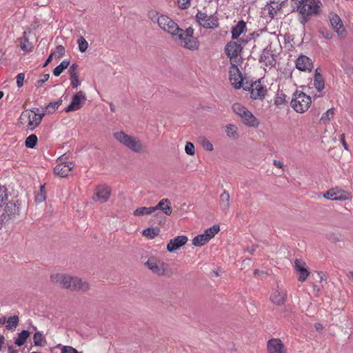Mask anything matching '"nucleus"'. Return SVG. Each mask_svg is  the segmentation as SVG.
I'll list each match as a JSON object with an SVG mask.
<instances>
[{
	"mask_svg": "<svg viewBox=\"0 0 353 353\" xmlns=\"http://www.w3.org/2000/svg\"><path fill=\"white\" fill-rule=\"evenodd\" d=\"M50 281L61 288L73 291L85 292L89 290L88 283L81 279L63 273H54L50 275Z\"/></svg>",
	"mask_w": 353,
	"mask_h": 353,
	"instance_id": "obj_1",
	"label": "nucleus"
},
{
	"mask_svg": "<svg viewBox=\"0 0 353 353\" xmlns=\"http://www.w3.org/2000/svg\"><path fill=\"white\" fill-rule=\"evenodd\" d=\"M114 138L123 147L137 154H144L147 146L138 137L128 134L123 131L115 132Z\"/></svg>",
	"mask_w": 353,
	"mask_h": 353,
	"instance_id": "obj_2",
	"label": "nucleus"
},
{
	"mask_svg": "<svg viewBox=\"0 0 353 353\" xmlns=\"http://www.w3.org/2000/svg\"><path fill=\"white\" fill-rule=\"evenodd\" d=\"M292 11L299 12L301 17V22L305 23L309 17L315 14L319 8L315 0H290Z\"/></svg>",
	"mask_w": 353,
	"mask_h": 353,
	"instance_id": "obj_3",
	"label": "nucleus"
},
{
	"mask_svg": "<svg viewBox=\"0 0 353 353\" xmlns=\"http://www.w3.org/2000/svg\"><path fill=\"white\" fill-rule=\"evenodd\" d=\"M193 34L194 30L192 28H188L185 30L180 28L173 39L177 41L179 45L185 49L192 51L197 50L199 48V41Z\"/></svg>",
	"mask_w": 353,
	"mask_h": 353,
	"instance_id": "obj_4",
	"label": "nucleus"
},
{
	"mask_svg": "<svg viewBox=\"0 0 353 353\" xmlns=\"http://www.w3.org/2000/svg\"><path fill=\"white\" fill-rule=\"evenodd\" d=\"M153 22L157 23L159 28L173 37L177 34L180 28L179 25L167 15L155 13L152 17Z\"/></svg>",
	"mask_w": 353,
	"mask_h": 353,
	"instance_id": "obj_5",
	"label": "nucleus"
},
{
	"mask_svg": "<svg viewBox=\"0 0 353 353\" xmlns=\"http://www.w3.org/2000/svg\"><path fill=\"white\" fill-rule=\"evenodd\" d=\"M38 109L36 110H26L23 111L19 117L20 122L22 124H26L28 130H33L40 124L46 114L45 112L38 113Z\"/></svg>",
	"mask_w": 353,
	"mask_h": 353,
	"instance_id": "obj_6",
	"label": "nucleus"
},
{
	"mask_svg": "<svg viewBox=\"0 0 353 353\" xmlns=\"http://www.w3.org/2000/svg\"><path fill=\"white\" fill-rule=\"evenodd\" d=\"M233 111L243 120V123L248 127L257 128L259 125V120L245 106L239 103H235L232 105Z\"/></svg>",
	"mask_w": 353,
	"mask_h": 353,
	"instance_id": "obj_7",
	"label": "nucleus"
},
{
	"mask_svg": "<svg viewBox=\"0 0 353 353\" xmlns=\"http://www.w3.org/2000/svg\"><path fill=\"white\" fill-rule=\"evenodd\" d=\"M311 97L303 92L296 91L291 100L292 108L298 113L306 112L310 107Z\"/></svg>",
	"mask_w": 353,
	"mask_h": 353,
	"instance_id": "obj_8",
	"label": "nucleus"
},
{
	"mask_svg": "<svg viewBox=\"0 0 353 353\" xmlns=\"http://www.w3.org/2000/svg\"><path fill=\"white\" fill-rule=\"evenodd\" d=\"M145 265L154 274L165 275L167 272V264L160 258L150 256L145 263Z\"/></svg>",
	"mask_w": 353,
	"mask_h": 353,
	"instance_id": "obj_9",
	"label": "nucleus"
},
{
	"mask_svg": "<svg viewBox=\"0 0 353 353\" xmlns=\"http://www.w3.org/2000/svg\"><path fill=\"white\" fill-rule=\"evenodd\" d=\"M219 230L217 225L206 229L203 234H199L192 239V244L196 247L204 245L219 232Z\"/></svg>",
	"mask_w": 353,
	"mask_h": 353,
	"instance_id": "obj_10",
	"label": "nucleus"
},
{
	"mask_svg": "<svg viewBox=\"0 0 353 353\" xmlns=\"http://www.w3.org/2000/svg\"><path fill=\"white\" fill-rule=\"evenodd\" d=\"M242 47L236 41L228 42L225 47V52L230 59V64H238L241 58Z\"/></svg>",
	"mask_w": 353,
	"mask_h": 353,
	"instance_id": "obj_11",
	"label": "nucleus"
},
{
	"mask_svg": "<svg viewBox=\"0 0 353 353\" xmlns=\"http://www.w3.org/2000/svg\"><path fill=\"white\" fill-rule=\"evenodd\" d=\"M196 17L199 24L205 28L214 29L219 26L218 19L214 16L199 12Z\"/></svg>",
	"mask_w": 353,
	"mask_h": 353,
	"instance_id": "obj_12",
	"label": "nucleus"
},
{
	"mask_svg": "<svg viewBox=\"0 0 353 353\" xmlns=\"http://www.w3.org/2000/svg\"><path fill=\"white\" fill-rule=\"evenodd\" d=\"M111 188L105 185H100L96 187L92 196L93 201L101 203L108 201L111 195Z\"/></svg>",
	"mask_w": 353,
	"mask_h": 353,
	"instance_id": "obj_13",
	"label": "nucleus"
},
{
	"mask_svg": "<svg viewBox=\"0 0 353 353\" xmlns=\"http://www.w3.org/2000/svg\"><path fill=\"white\" fill-rule=\"evenodd\" d=\"M229 69V79L235 89H239L242 85L243 78L237 67V64H230Z\"/></svg>",
	"mask_w": 353,
	"mask_h": 353,
	"instance_id": "obj_14",
	"label": "nucleus"
},
{
	"mask_svg": "<svg viewBox=\"0 0 353 353\" xmlns=\"http://www.w3.org/2000/svg\"><path fill=\"white\" fill-rule=\"evenodd\" d=\"M267 353H288V350L280 339L273 338L267 342Z\"/></svg>",
	"mask_w": 353,
	"mask_h": 353,
	"instance_id": "obj_15",
	"label": "nucleus"
},
{
	"mask_svg": "<svg viewBox=\"0 0 353 353\" xmlns=\"http://www.w3.org/2000/svg\"><path fill=\"white\" fill-rule=\"evenodd\" d=\"M20 212V203L18 201H9L6 203L5 208L3 210V216L4 219H12L15 218L17 215L19 214Z\"/></svg>",
	"mask_w": 353,
	"mask_h": 353,
	"instance_id": "obj_16",
	"label": "nucleus"
},
{
	"mask_svg": "<svg viewBox=\"0 0 353 353\" xmlns=\"http://www.w3.org/2000/svg\"><path fill=\"white\" fill-rule=\"evenodd\" d=\"M86 97L82 91L77 92L72 97L70 104L65 109V112H71L79 110L83 103L85 101Z\"/></svg>",
	"mask_w": 353,
	"mask_h": 353,
	"instance_id": "obj_17",
	"label": "nucleus"
},
{
	"mask_svg": "<svg viewBox=\"0 0 353 353\" xmlns=\"http://www.w3.org/2000/svg\"><path fill=\"white\" fill-rule=\"evenodd\" d=\"M294 268L298 275V279L301 282L305 281L310 274V271L306 268L305 263L300 259H296L294 262Z\"/></svg>",
	"mask_w": 353,
	"mask_h": 353,
	"instance_id": "obj_18",
	"label": "nucleus"
},
{
	"mask_svg": "<svg viewBox=\"0 0 353 353\" xmlns=\"http://www.w3.org/2000/svg\"><path fill=\"white\" fill-rule=\"evenodd\" d=\"M267 90L261 81H255L250 86V96L253 99H263L266 94Z\"/></svg>",
	"mask_w": 353,
	"mask_h": 353,
	"instance_id": "obj_19",
	"label": "nucleus"
},
{
	"mask_svg": "<svg viewBox=\"0 0 353 353\" xmlns=\"http://www.w3.org/2000/svg\"><path fill=\"white\" fill-rule=\"evenodd\" d=\"M188 241V236L185 235L177 236L169 241L167 244V250L170 252H175L184 245Z\"/></svg>",
	"mask_w": 353,
	"mask_h": 353,
	"instance_id": "obj_20",
	"label": "nucleus"
},
{
	"mask_svg": "<svg viewBox=\"0 0 353 353\" xmlns=\"http://www.w3.org/2000/svg\"><path fill=\"white\" fill-rule=\"evenodd\" d=\"M332 28L336 32L337 36L341 39L347 37V31L344 23L339 18V15H332Z\"/></svg>",
	"mask_w": 353,
	"mask_h": 353,
	"instance_id": "obj_21",
	"label": "nucleus"
},
{
	"mask_svg": "<svg viewBox=\"0 0 353 353\" xmlns=\"http://www.w3.org/2000/svg\"><path fill=\"white\" fill-rule=\"evenodd\" d=\"M296 67L301 71H311L313 67L312 60L305 55H300L296 61Z\"/></svg>",
	"mask_w": 353,
	"mask_h": 353,
	"instance_id": "obj_22",
	"label": "nucleus"
},
{
	"mask_svg": "<svg viewBox=\"0 0 353 353\" xmlns=\"http://www.w3.org/2000/svg\"><path fill=\"white\" fill-rule=\"evenodd\" d=\"M72 168L73 164L72 163H61L55 166L54 172L55 174L61 177H65L69 175Z\"/></svg>",
	"mask_w": 353,
	"mask_h": 353,
	"instance_id": "obj_23",
	"label": "nucleus"
},
{
	"mask_svg": "<svg viewBox=\"0 0 353 353\" xmlns=\"http://www.w3.org/2000/svg\"><path fill=\"white\" fill-rule=\"evenodd\" d=\"M153 212L161 210L165 215L170 216L172 212L171 202L168 199H161L156 206H153Z\"/></svg>",
	"mask_w": 353,
	"mask_h": 353,
	"instance_id": "obj_24",
	"label": "nucleus"
},
{
	"mask_svg": "<svg viewBox=\"0 0 353 353\" xmlns=\"http://www.w3.org/2000/svg\"><path fill=\"white\" fill-rule=\"evenodd\" d=\"M286 296L285 290L278 288L272 292L270 299L273 303L276 305H281L285 302Z\"/></svg>",
	"mask_w": 353,
	"mask_h": 353,
	"instance_id": "obj_25",
	"label": "nucleus"
},
{
	"mask_svg": "<svg viewBox=\"0 0 353 353\" xmlns=\"http://www.w3.org/2000/svg\"><path fill=\"white\" fill-rule=\"evenodd\" d=\"M32 330L34 331L33 335V341L35 346H44L46 343V338L43 333L40 331H37V327L32 325L30 327Z\"/></svg>",
	"mask_w": 353,
	"mask_h": 353,
	"instance_id": "obj_26",
	"label": "nucleus"
},
{
	"mask_svg": "<svg viewBox=\"0 0 353 353\" xmlns=\"http://www.w3.org/2000/svg\"><path fill=\"white\" fill-rule=\"evenodd\" d=\"M225 132L228 138L237 139L239 137V128L234 124H228L225 126Z\"/></svg>",
	"mask_w": 353,
	"mask_h": 353,
	"instance_id": "obj_27",
	"label": "nucleus"
},
{
	"mask_svg": "<svg viewBox=\"0 0 353 353\" xmlns=\"http://www.w3.org/2000/svg\"><path fill=\"white\" fill-rule=\"evenodd\" d=\"M220 208L226 212L230 208V194L228 191L224 190L220 196Z\"/></svg>",
	"mask_w": 353,
	"mask_h": 353,
	"instance_id": "obj_28",
	"label": "nucleus"
},
{
	"mask_svg": "<svg viewBox=\"0 0 353 353\" xmlns=\"http://www.w3.org/2000/svg\"><path fill=\"white\" fill-rule=\"evenodd\" d=\"M246 28L245 23L243 21H239L232 30V38L237 39L245 30Z\"/></svg>",
	"mask_w": 353,
	"mask_h": 353,
	"instance_id": "obj_29",
	"label": "nucleus"
},
{
	"mask_svg": "<svg viewBox=\"0 0 353 353\" xmlns=\"http://www.w3.org/2000/svg\"><path fill=\"white\" fill-rule=\"evenodd\" d=\"M350 198V193L343 191L340 188H332V201L333 200H347Z\"/></svg>",
	"mask_w": 353,
	"mask_h": 353,
	"instance_id": "obj_30",
	"label": "nucleus"
},
{
	"mask_svg": "<svg viewBox=\"0 0 353 353\" xmlns=\"http://www.w3.org/2000/svg\"><path fill=\"white\" fill-rule=\"evenodd\" d=\"M260 62L264 63L265 66H272L275 63V59L271 53L269 52H264L261 55Z\"/></svg>",
	"mask_w": 353,
	"mask_h": 353,
	"instance_id": "obj_31",
	"label": "nucleus"
},
{
	"mask_svg": "<svg viewBox=\"0 0 353 353\" xmlns=\"http://www.w3.org/2000/svg\"><path fill=\"white\" fill-rule=\"evenodd\" d=\"M283 4V1H282L281 3L271 1V3L267 6L269 14L272 18H273L274 15L277 14V12L281 9Z\"/></svg>",
	"mask_w": 353,
	"mask_h": 353,
	"instance_id": "obj_32",
	"label": "nucleus"
},
{
	"mask_svg": "<svg viewBox=\"0 0 353 353\" xmlns=\"http://www.w3.org/2000/svg\"><path fill=\"white\" fill-rule=\"evenodd\" d=\"M30 333L28 330H23L19 333L14 341L15 345L18 347L23 345L28 338L30 336Z\"/></svg>",
	"mask_w": 353,
	"mask_h": 353,
	"instance_id": "obj_33",
	"label": "nucleus"
},
{
	"mask_svg": "<svg viewBox=\"0 0 353 353\" xmlns=\"http://www.w3.org/2000/svg\"><path fill=\"white\" fill-rule=\"evenodd\" d=\"M314 85L318 91H321L324 88V81L319 69H316L315 71Z\"/></svg>",
	"mask_w": 353,
	"mask_h": 353,
	"instance_id": "obj_34",
	"label": "nucleus"
},
{
	"mask_svg": "<svg viewBox=\"0 0 353 353\" xmlns=\"http://www.w3.org/2000/svg\"><path fill=\"white\" fill-rule=\"evenodd\" d=\"M160 233V230L157 227L148 228L142 231V234L150 239H153Z\"/></svg>",
	"mask_w": 353,
	"mask_h": 353,
	"instance_id": "obj_35",
	"label": "nucleus"
},
{
	"mask_svg": "<svg viewBox=\"0 0 353 353\" xmlns=\"http://www.w3.org/2000/svg\"><path fill=\"white\" fill-rule=\"evenodd\" d=\"M19 319L17 315L10 316L6 319V327L8 330H14L19 325Z\"/></svg>",
	"mask_w": 353,
	"mask_h": 353,
	"instance_id": "obj_36",
	"label": "nucleus"
},
{
	"mask_svg": "<svg viewBox=\"0 0 353 353\" xmlns=\"http://www.w3.org/2000/svg\"><path fill=\"white\" fill-rule=\"evenodd\" d=\"M152 212H154L152 207H140L134 210L133 215L135 216L140 217L145 215L150 214Z\"/></svg>",
	"mask_w": 353,
	"mask_h": 353,
	"instance_id": "obj_37",
	"label": "nucleus"
},
{
	"mask_svg": "<svg viewBox=\"0 0 353 353\" xmlns=\"http://www.w3.org/2000/svg\"><path fill=\"white\" fill-rule=\"evenodd\" d=\"M20 47L25 52H30L32 51V45L29 42L28 39L26 37V32H23V38L19 39Z\"/></svg>",
	"mask_w": 353,
	"mask_h": 353,
	"instance_id": "obj_38",
	"label": "nucleus"
},
{
	"mask_svg": "<svg viewBox=\"0 0 353 353\" xmlns=\"http://www.w3.org/2000/svg\"><path fill=\"white\" fill-rule=\"evenodd\" d=\"M70 65V61L68 59H65L61 61V63L57 65L53 70V74L55 77L59 76L63 71L68 68V67Z\"/></svg>",
	"mask_w": 353,
	"mask_h": 353,
	"instance_id": "obj_39",
	"label": "nucleus"
},
{
	"mask_svg": "<svg viewBox=\"0 0 353 353\" xmlns=\"http://www.w3.org/2000/svg\"><path fill=\"white\" fill-rule=\"evenodd\" d=\"M286 95L283 91H278L274 97V104L277 106L285 104L286 103Z\"/></svg>",
	"mask_w": 353,
	"mask_h": 353,
	"instance_id": "obj_40",
	"label": "nucleus"
},
{
	"mask_svg": "<svg viewBox=\"0 0 353 353\" xmlns=\"http://www.w3.org/2000/svg\"><path fill=\"white\" fill-rule=\"evenodd\" d=\"M8 199L7 188L3 185H0V210L6 203Z\"/></svg>",
	"mask_w": 353,
	"mask_h": 353,
	"instance_id": "obj_41",
	"label": "nucleus"
},
{
	"mask_svg": "<svg viewBox=\"0 0 353 353\" xmlns=\"http://www.w3.org/2000/svg\"><path fill=\"white\" fill-rule=\"evenodd\" d=\"M37 143V137L35 134H31L26 139L25 145L28 148H33Z\"/></svg>",
	"mask_w": 353,
	"mask_h": 353,
	"instance_id": "obj_42",
	"label": "nucleus"
},
{
	"mask_svg": "<svg viewBox=\"0 0 353 353\" xmlns=\"http://www.w3.org/2000/svg\"><path fill=\"white\" fill-rule=\"evenodd\" d=\"M46 198L44 185H41L39 191L35 195V201L37 203H41L46 200Z\"/></svg>",
	"mask_w": 353,
	"mask_h": 353,
	"instance_id": "obj_43",
	"label": "nucleus"
},
{
	"mask_svg": "<svg viewBox=\"0 0 353 353\" xmlns=\"http://www.w3.org/2000/svg\"><path fill=\"white\" fill-rule=\"evenodd\" d=\"M77 43L79 50L81 52H85L88 48V41L81 36L78 39Z\"/></svg>",
	"mask_w": 353,
	"mask_h": 353,
	"instance_id": "obj_44",
	"label": "nucleus"
},
{
	"mask_svg": "<svg viewBox=\"0 0 353 353\" xmlns=\"http://www.w3.org/2000/svg\"><path fill=\"white\" fill-rule=\"evenodd\" d=\"M54 348H60L61 353H81L78 352L75 348L69 345L62 346L61 344H59Z\"/></svg>",
	"mask_w": 353,
	"mask_h": 353,
	"instance_id": "obj_45",
	"label": "nucleus"
},
{
	"mask_svg": "<svg viewBox=\"0 0 353 353\" xmlns=\"http://www.w3.org/2000/svg\"><path fill=\"white\" fill-rule=\"evenodd\" d=\"M62 101L59 100L57 101L50 102L46 105L47 112L52 113L54 112L59 106L61 104Z\"/></svg>",
	"mask_w": 353,
	"mask_h": 353,
	"instance_id": "obj_46",
	"label": "nucleus"
},
{
	"mask_svg": "<svg viewBox=\"0 0 353 353\" xmlns=\"http://www.w3.org/2000/svg\"><path fill=\"white\" fill-rule=\"evenodd\" d=\"M331 112V109H328L325 113L323 114L322 117L320 119V123L321 125H327L330 123V113Z\"/></svg>",
	"mask_w": 353,
	"mask_h": 353,
	"instance_id": "obj_47",
	"label": "nucleus"
},
{
	"mask_svg": "<svg viewBox=\"0 0 353 353\" xmlns=\"http://www.w3.org/2000/svg\"><path fill=\"white\" fill-rule=\"evenodd\" d=\"M185 152L187 154L193 156L195 154L194 145L191 142H187L185 145Z\"/></svg>",
	"mask_w": 353,
	"mask_h": 353,
	"instance_id": "obj_48",
	"label": "nucleus"
},
{
	"mask_svg": "<svg viewBox=\"0 0 353 353\" xmlns=\"http://www.w3.org/2000/svg\"><path fill=\"white\" fill-rule=\"evenodd\" d=\"M65 48L63 46L59 45L56 48V51L52 52L51 54H54V57L56 58H60L63 57L65 54Z\"/></svg>",
	"mask_w": 353,
	"mask_h": 353,
	"instance_id": "obj_49",
	"label": "nucleus"
},
{
	"mask_svg": "<svg viewBox=\"0 0 353 353\" xmlns=\"http://www.w3.org/2000/svg\"><path fill=\"white\" fill-rule=\"evenodd\" d=\"M202 147L204 150L211 152L214 150L212 143L207 139H203L201 142Z\"/></svg>",
	"mask_w": 353,
	"mask_h": 353,
	"instance_id": "obj_50",
	"label": "nucleus"
},
{
	"mask_svg": "<svg viewBox=\"0 0 353 353\" xmlns=\"http://www.w3.org/2000/svg\"><path fill=\"white\" fill-rule=\"evenodd\" d=\"M79 74H77V75L73 74V76L70 77L71 85L73 88H78L81 84V82L79 79Z\"/></svg>",
	"mask_w": 353,
	"mask_h": 353,
	"instance_id": "obj_51",
	"label": "nucleus"
},
{
	"mask_svg": "<svg viewBox=\"0 0 353 353\" xmlns=\"http://www.w3.org/2000/svg\"><path fill=\"white\" fill-rule=\"evenodd\" d=\"M178 5L181 9H186L190 6V0H178Z\"/></svg>",
	"mask_w": 353,
	"mask_h": 353,
	"instance_id": "obj_52",
	"label": "nucleus"
},
{
	"mask_svg": "<svg viewBox=\"0 0 353 353\" xmlns=\"http://www.w3.org/2000/svg\"><path fill=\"white\" fill-rule=\"evenodd\" d=\"M78 65L77 64H72V65H70V68H69V74H70V77L71 76H73L74 75H77L79 74V72H78Z\"/></svg>",
	"mask_w": 353,
	"mask_h": 353,
	"instance_id": "obj_53",
	"label": "nucleus"
},
{
	"mask_svg": "<svg viewBox=\"0 0 353 353\" xmlns=\"http://www.w3.org/2000/svg\"><path fill=\"white\" fill-rule=\"evenodd\" d=\"M25 79V74L23 73H19L17 76V84L19 88L23 86V81Z\"/></svg>",
	"mask_w": 353,
	"mask_h": 353,
	"instance_id": "obj_54",
	"label": "nucleus"
},
{
	"mask_svg": "<svg viewBox=\"0 0 353 353\" xmlns=\"http://www.w3.org/2000/svg\"><path fill=\"white\" fill-rule=\"evenodd\" d=\"M340 144H342L346 150H348V145L345 143V136L343 134H339V145Z\"/></svg>",
	"mask_w": 353,
	"mask_h": 353,
	"instance_id": "obj_55",
	"label": "nucleus"
},
{
	"mask_svg": "<svg viewBox=\"0 0 353 353\" xmlns=\"http://www.w3.org/2000/svg\"><path fill=\"white\" fill-rule=\"evenodd\" d=\"M50 77L49 74H45L42 76L41 79L37 81V85L42 84L47 81Z\"/></svg>",
	"mask_w": 353,
	"mask_h": 353,
	"instance_id": "obj_56",
	"label": "nucleus"
},
{
	"mask_svg": "<svg viewBox=\"0 0 353 353\" xmlns=\"http://www.w3.org/2000/svg\"><path fill=\"white\" fill-rule=\"evenodd\" d=\"M273 165L278 168H282L284 166L283 161L276 159L273 160Z\"/></svg>",
	"mask_w": 353,
	"mask_h": 353,
	"instance_id": "obj_57",
	"label": "nucleus"
},
{
	"mask_svg": "<svg viewBox=\"0 0 353 353\" xmlns=\"http://www.w3.org/2000/svg\"><path fill=\"white\" fill-rule=\"evenodd\" d=\"M317 276L320 279V282L325 281L327 279L326 275L323 272H317Z\"/></svg>",
	"mask_w": 353,
	"mask_h": 353,
	"instance_id": "obj_58",
	"label": "nucleus"
},
{
	"mask_svg": "<svg viewBox=\"0 0 353 353\" xmlns=\"http://www.w3.org/2000/svg\"><path fill=\"white\" fill-rule=\"evenodd\" d=\"M54 57V54H50L47 60L45 61V63L43 65V67L47 66L52 61V57Z\"/></svg>",
	"mask_w": 353,
	"mask_h": 353,
	"instance_id": "obj_59",
	"label": "nucleus"
},
{
	"mask_svg": "<svg viewBox=\"0 0 353 353\" xmlns=\"http://www.w3.org/2000/svg\"><path fill=\"white\" fill-rule=\"evenodd\" d=\"M314 327H315L316 330L319 332L322 331L323 329V326L321 323H315Z\"/></svg>",
	"mask_w": 353,
	"mask_h": 353,
	"instance_id": "obj_60",
	"label": "nucleus"
},
{
	"mask_svg": "<svg viewBox=\"0 0 353 353\" xmlns=\"http://www.w3.org/2000/svg\"><path fill=\"white\" fill-rule=\"evenodd\" d=\"M5 343V337L3 335H0V351L2 349L3 345Z\"/></svg>",
	"mask_w": 353,
	"mask_h": 353,
	"instance_id": "obj_61",
	"label": "nucleus"
},
{
	"mask_svg": "<svg viewBox=\"0 0 353 353\" xmlns=\"http://www.w3.org/2000/svg\"><path fill=\"white\" fill-rule=\"evenodd\" d=\"M323 196L326 198L327 199H331V190H327L325 193L323 194Z\"/></svg>",
	"mask_w": 353,
	"mask_h": 353,
	"instance_id": "obj_62",
	"label": "nucleus"
},
{
	"mask_svg": "<svg viewBox=\"0 0 353 353\" xmlns=\"http://www.w3.org/2000/svg\"><path fill=\"white\" fill-rule=\"evenodd\" d=\"M257 246L256 245H252L251 248H248L247 249L248 252H249L251 254H253V252L256 250Z\"/></svg>",
	"mask_w": 353,
	"mask_h": 353,
	"instance_id": "obj_63",
	"label": "nucleus"
},
{
	"mask_svg": "<svg viewBox=\"0 0 353 353\" xmlns=\"http://www.w3.org/2000/svg\"><path fill=\"white\" fill-rule=\"evenodd\" d=\"M6 316H3L2 318L0 319V324H6Z\"/></svg>",
	"mask_w": 353,
	"mask_h": 353,
	"instance_id": "obj_64",
	"label": "nucleus"
}]
</instances>
